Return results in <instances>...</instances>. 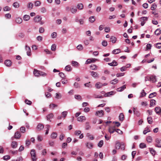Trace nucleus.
I'll return each mask as SVG.
<instances>
[{
  "instance_id": "1",
  "label": "nucleus",
  "mask_w": 161,
  "mask_h": 161,
  "mask_svg": "<svg viewBox=\"0 0 161 161\" xmlns=\"http://www.w3.org/2000/svg\"><path fill=\"white\" fill-rule=\"evenodd\" d=\"M30 153L32 160V161H36L37 158L36 157L35 150L34 149H32Z\"/></svg>"
},
{
  "instance_id": "2",
  "label": "nucleus",
  "mask_w": 161,
  "mask_h": 161,
  "mask_svg": "<svg viewBox=\"0 0 161 161\" xmlns=\"http://www.w3.org/2000/svg\"><path fill=\"white\" fill-rule=\"evenodd\" d=\"M155 145L156 147L161 148V139L157 138L155 140Z\"/></svg>"
},
{
  "instance_id": "3",
  "label": "nucleus",
  "mask_w": 161,
  "mask_h": 161,
  "mask_svg": "<svg viewBox=\"0 0 161 161\" xmlns=\"http://www.w3.org/2000/svg\"><path fill=\"white\" fill-rule=\"evenodd\" d=\"M156 113L161 116V108L159 107H156L154 109Z\"/></svg>"
},
{
  "instance_id": "4",
  "label": "nucleus",
  "mask_w": 161,
  "mask_h": 161,
  "mask_svg": "<svg viewBox=\"0 0 161 161\" xmlns=\"http://www.w3.org/2000/svg\"><path fill=\"white\" fill-rule=\"evenodd\" d=\"M141 20L142 21L141 25L143 26L146 23V21H147L148 18L146 17H142L141 18Z\"/></svg>"
},
{
  "instance_id": "5",
  "label": "nucleus",
  "mask_w": 161,
  "mask_h": 161,
  "mask_svg": "<svg viewBox=\"0 0 161 161\" xmlns=\"http://www.w3.org/2000/svg\"><path fill=\"white\" fill-rule=\"evenodd\" d=\"M42 19V18L39 15L36 16L34 18V20L36 23L39 22Z\"/></svg>"
},
{
  "instance_id": "6",
  "label": "nucleus",
  "mask_w": 161,
  "mask_h": 161,
  "mask_svg": "<svg viewBox=\"0 0 161 161\" xmlns=\"http://www.w3.org/2000/svg\"><path fill=\"white\" fill-rule=\"evenodd\" d=\"M44 128V125L43 124L39 123L37 125L36 129L38 131H40L42 130Z\"/></svg>"
},
{
  "instance_id": "7",
  "label": "nucleus",
  "mask_w": 161,
  "mask_h": 161,
  "mask_svg": "<svg viewBox=\"0 0 161 161\" xmlns=\"http://www.w3.org/2000/svg\"><path fill=\"white\" fill-rule=\"evenodd\" d=\"M25 49L27 51L26 53L27 55L31 56V53L30 47L29 46H28L27 45H26L25 46Z\"/></svg>"
},
{
  "instance_id": "8",
  "label": "nucleus",
  "mask_w": 161,
  "mask_h": 161,
  "mask_svg": "<svg viewBox=\"0 0 161 161\" xmlns=\"http://www.w3.org/2000/svg\"><path fill=\"white\" fill-rule=\"evenodd\" d=\"M96 115L102 117L103 115V111L102 110L98 111L96 112Z\"/></svg>"
},
{
  "instance_id": "9",
  "label": "nucleus",
  "mask_w": 161,
  "mask_h": 161,
  "mask_svg": "<svg viewBox=\"0 0 161 161\" xmlns=\"http://www.w3.org/2000/svg\"><path fill=\"white\" fill-rule=\"evenodd\" d=\"M14 138L16 139H19L21 136V134L20 133L19 131H16L15 132L14 134Z\"/></svg>"
},
{
  "instance_id": "10",
  "label": "nucleus",
  "mask_w": 161,
  "mask_h": 161,
  "mask_svg": "<svg viewBox=\"0 0 161 161\" xmlns=\"http://www.w3.org/2000/svg\"><path fill=\"white\" fill-rule=\"evenodd\" d=\"M77 121L80 122H82L86 120V118L85 116H80L77 118Z\"/></svg>"
},
{
  "instance_id": "11",
  "label": "nucleus",
  "mask_w": 161,
  "mask_h": 161,
  "mask_svg": "<svg viewBox=\"0 0 161 161\" xmlns=\"http://www.w3.org/2000/svg\"><path fill=\"white\" fill-rule=\"evenodd\" d=\"M40 71L36 69H35L34 70L33 74L36 76H40Z\"/></svg>"
},
{
  "instance_id": "12",
  "label": "nucleus",
  "mask_w": 161,
  "mask_h": 161,
  "mask_svg": "<svg viewBox=\"0 0 161 161\" xmlns=\"http://www.w3.org/2000/svg\"><path fill=\"white\" fill-rule=\"evenodd\" d=\"M95 86L97 88L100 89L102 87L103 84L100 82H98L96 84Z\"/></svg>"
},
{
  "instance_id": "13",
  "label": "nucleus",
  "mask_w": 161,
  "mask_h": 161,
  "mask_svg": "<svg viewBox=\"0 0 161 161\" xmlns=\"http://www.w3.org/2000/svg\"><path fill=\"white\" fill-rule=\"evenodd\" d=\"M4 64L7 66H10L11 65V62L9 60H6L4 62Z\"/></svg>"
},
{
  "instance_id": "14",
  "label": "nucleus",
  "mask_w": 161,
  "mask_h": 161,
  "mask_svg": "<svg viewBox=\"0 0 161 161\" xmlns=\"http://www.w3.org/2000/svg\"><path fill=\"white\" fill-rule=\"evenodd\" d=\"M156 104V101L154 99H152L150 100V107H152L155 105Z\"/></svg>"
},
{
  "instance_id": "15",
  "label": "nucleus",
  "mask_w": 161,
  "mask_h": 161,
  "mask_svg": "<svg viewBox=\"0 0 161 161\" xmlns=\"http://www.w3.org/2000/svg\"><path fill=\"white\" fill-rule=\"evenodd\" d=\"M108 64L112 66H115L118 64L117 62L114 60H113L111 63H108Z\"/></svg>"
},
{
  "instance_id": "16",
  "label": "nucleus",
  "mask_w": 161,
  "mask_h": 161,
  "mask_svg": "<svg viewBox=\"0 0 161 161\" xmlns=\"http://www.w3.org/2000/svg\"><path fill=\"white\" fill-rule=\"evenodd\" d=\"M121 52V50L119 48H118L112 51V53L114 54H118L119 53H120Z\"/></svg>"
},
{
  "instance_id": "17",
  "label": "nucleus",
  "mask_w": 161,
  "mask_h": 161,
  "mask_svg": "<svg viewBox=\"0 0 161 161\" xmlns=\"http://www.w3.org/2000/svg\"><path fill=\"white\" fill-rule=\"evenodd\" d=\"M110 39L112 42L113 43H115L117 41L116 38L114 36H112L110 38Z\"/></svg>"
},
{
  "instance_id": "18",
  "label": "nucleus",
  "mask_w": 161,
  "mask_h": 161,
  "mask_svg": "<svg viewBox=\"0 0 161 161\" xmlns=\"http://www.w3.org/2000/svg\"><path fill=\"white\" fill-rule=\"evenodd\" d=\"M11 147L13 148H16L18 144L17 142L15 141H13L11 144Z\"/></svg>"
},
{
  "instance_id": "19",
  "label": "nucleus",
  "mask_w": 161,
  "mask_h": 161,
  "mask_svg": "<svg viewBox=\"0 0 161 161\" xmlns=\"http://www.w3.org/2000/svg\"><path fill=\"white\" fill-rule=\"evenodd\" d=\"M150 81L153 82H155L156 81V76L154 75H151L150 76Z\"/></svg>"
},
{
  "instance_id": "20",
  "label": "nucleus",
  "mask_w": 161,
  "mask_h": 161,
  "mask_svg": "<svg viewBox=\"0 0 161 161\" xmlns=\"http://www.w3.org/2000/svg\"><path fill=\"white\" fill-rule=\"evenodd\" d=\"M126 88V86L125 85H124L121 87H120L117 89V91L118 92H122Z\"/></svg>"
},
{
  "instance_id": "21",
  "label": "nucleus",
  "mask_w": 161,
  "mask_h": 161,
  "mask_svg": "<svg viewBox=\"0 0 161 161\" xmlns=\"http://www.w3.org/2000/svg\"><path fill=\"white\" fill-rule=\"evenodd\" d=\"M15 22L18 24H20L22 22V19L21 18H17L15 19Z\"/></svg>"
},
{
  "instance_id": "22",
  "label": "nucleus",
  "mask_w": 161,
  "mask_h": 161,
  "mask_svg": "<svg viewBox=\"0 0 161 161\" xmlns=\"http://www.w3.org/2000/svg\"><path fill=\"white\" fill-rule=\"evenodd\" d=\"M124 119V115L122 113L120 114L119 116V119L120 121H122Z\"/></svg>"
},
{
  "instance_id": "23",
  "label": "nucleus",
  "mask_w": 161,
  "mask_h": 161,
  "mask_svg": "<svg viewBox=\"0 0 161 161\" xmlns=\"http://www.w3.org/2000/svg\"><path fill=\"white\" fill-rule=\"evenodd\" d=\"M86 146L89 148H92L93 147V145L92 142H88L86 143Z\"/></svg>"
},
{
  "instance_id": "24",
  "label": "nucleus",
  "mask_w": 161,
  "mask_h": 161,
  "mask_svg": "<svg viewBox=\"0 0 161 161\" xmlns=\"http://www.w3.org/2000/svg\"><path fill=\"white\" fill-rule=\"evenodd\" d=\"M91 75L94 77H98V74L97 72L94 71L91 72Z\"/></svg>"
},
{
  "instance_id": "25",
  "label": "nucleus",
  "mask_w": 161,
  "mask_h": 161,
  "mask_svg": "<svg viewBox=\"0 0 161 161\" xmlns=\"http://www.w3.org/2000/svg\"><path fill=\"white\" fill-rule=\"evenodd\" d=\"M54 115L53 113H51L48 114L47 116V119L48 120H50V119L53 118Z\"/></svg>"
},
{
  "instance_id": "26",
  "label": "nucleus",
  "mask_w": 161,
  "mask_h": 161,
  "mask_svg": "<svg viewBox=\"0 0 161 161\" xmlns=\"http://www.w3.org/2000/svg\"><path fill=\"white\" fill-rule=\"evenodd\" d=\"M30 16L29 15H25L23 17V19L25 21H27L29 20L30 19Z\"/></svg>"
},
{
  "instance_id": "27",
  "label": "nucleus",
  "mask_w": 161,
  "mask_h": 161,
  "mask_svg": "<svg viewBox=\"0 0 161 161\" xmlns=\"http://www.w3.org/2000/svg\"><path fill=\"white\" fill-rule=\"evenodd\" d=\"M57 133L56 132H53L51 135V136L53 139H55L57 136Z\"/></svg>"
},
{
  "instance_id": "28",
  "label": "nucleus",
  "mask_w": 161,
  "mask_h": 161,
  "mask_svg": "<svg viewBox=\"0 0 161 161\" xmlns=\"http://www.w3.org/2000/svg\"><path fill=\"white\" fill-rule=\"evenodd\" d=\"M59 76L62 78V79H66V76L62 72H60L59 73Z\"/></svg>"
},
{
  "instance_id": "29",
  "label": "nucleus",
  "mask_w": 161,
  "mask_h": 161,
  "mask_svg": "<svg viewBox=\"0 0 161 161\" xmlns=\"http://www.w3.org/2000/svg\"><path fill=\"white\" fill-rule=\"evenodd\" d=\"M65 70L67 71H70L72 70V68L69 65L66 66L65 68Z\"/></svg>"
},
{
  "instance_id": "30",
  "label": "nucleus",
  "mask_w": 161,
  "mask_h": 161,
  "mask_svg": "<svg viewBox=\"0 0 161 161\" xmlns=\"http://www.w3.org/2000/svg\"><path fill=\"white\" fill-rule=\"evenodd\" d=\"M86 136L90 139L92 140H93L94 138L93 136L89 133H87L86 134Z\"/></svg>"
},
{
  "instance_id": "31",
  "label": "nucleus",
  "mask_w": 161,
  "mask_h": 161,
  "mask_svg": "<svg viewBox=\"0 0 161 161\" xmlns=\"http://www.w3.org/2000/svg\"><path fill=\"white\" fill-rule=\"evenodd\" d=\"M77 7L79 9L82 10L83 8V5L82 3H79L77 5Z\"/></svg>"
},
{
  "instance_id": "32",
  "label": "nucleus",
  "mask_w": 161,
  "mask_h": 161,
  "mask_svg": "<svg viewBox=\"0 0 161 161\" xmlns=\"http://www.w3.org/2000/svg\"><path fill=\"white\" fill-rule=\"evenodd\" d=\"M161 31L159 29H157L154 32L155 34L157 35H159L161 34Z\"/></svg>"
},
{
  "instance_id": "33",
  "label": "nucleus",
  "mask_w": 161,
  "mask_h": 161,
  "mask_svg": "<svg viewBox=\"0 0 161 161\" xmlns=\"http://www.w3.org/2000/svg\"><path fill=\"white\" fill-rule=\"evenodd\" d=\"M85 127L86 130H89L91 128V126L89 125V123L88 122H86V123Z\"/></svg>"
},
{
  "instance_id": "34",
  "label": "nucleus",
  "mask_w": 161,
  "mask_h": 161,
  "mask_svg": "<svg viewBox=\"0 0 161 161\" xmlns=\"http://www.w3.org/2000/svg\"><path fill=\"white\" fill-rule=\"evenodd\" d=\"M118 80L117 79H115L110 81V83L112 84H115L118 82Z\"/></svg>"
},
{
  "instance_id": "35",
  "label": "nucleus",
  "mask_w": 161,
  "mask_h": 161,
  "mask_svg": "<svg viewBox=\"0 0 161 161\" xmlns=\"http://www.w3.org/2000/svg\"><path fill=\"white\" fill-rule=\"evenodd\" d=\"M157 93L156 92H154L153 93H151L149 96V98H153L154 97L156 96Z\"/></svg>"
},
{
  "instance_id": "36",
  "label": "nucleus",
  "mask_w": 161,
  "mask_h": 161,
  "mask_svg": "<svg viewBox=\"0 0 161 161\" xmlns=\"http://www.w3.org/2000/svg\"><path fill=\"white\" fill-rule=\"evenodd\" d=\"M95 20L94 16H92L89 18V21L91 23H93Z\"/></svg>"
},
{
  "instance_id": "37",
  "label": "nucleus",
  "mask_w": 161,
  "mask_h": 161,
  "mask_svg": "<svg viewBox=\"0 0 161 161\" xmlns=\"http://www.w3.org/2000/svg\"><path fill=\"white\" fill-rule=\"evenodd\" d=\"M121 147V144L119 142H116L115 145V147L116 149H119Z\"/></svg>"
},
{
  "instance_id": "38",
  "label": "nucleus",
  "mask_w": 161,
  "mask_h": 161,
  "mask_svg": "<svg viewBox=\"0 0 161 161\" xmlns=\"http://www.w3.org/2000/svg\"><path fill=\"white\" fill-rule=\"evenodd\" d=\"M13 5L15 8H18L19 6V3L17 2H15L14 3Z\"/></svg>"
},
{
  "instance_id": "39",
  "label": "nucleus",
  "mask_w": 161,
  "mask_h": 161,
  "mask_svg": "<svg viewBox=\"0 0 161 161\" xmlns=\"http://www.w3.org/2000/svg\"><path fill=\"white\" fill-rule=\"evenodd\" d=\"M156 7L157 4L155 3H154L152 4L151 8L152 10H154L155 9Z\"/></svg>"
},
{
  "instance_id": "40",
  "label": "nucleus",
  "mask_w": 161,
  "mask_h": 161,
  "mask_svg": "<svg viewBox=\"0 0 161 161\" xmlns=\"http://www.w3.org/2000/svg\"><path fill=\"white\" fill-rule=\"evenodd\" d=\"M50 108L52 109L54 108L55 107H56L58 106L57 105L54 104H51L49 105Z\"/></svg>"
},
{
  "instance_id": "41",
  "label": "nucleus",
  "mask_w": 161,
  "mask_h": 161,
  "mask_svg": "<svg viewBox=\"0 0 161 161\" xmlns=\"http://www.w3.org/2000/svg\"><path fill=\"white\" fill-rule=\"evenodd\" d=\"M146 140L148 142L151 143L152 141V138L150 136H148Z\"/></svg>"
},
{
  "instance_id": "42",
  "label": "nucleus",
  "mask_w": 161,
  "mask_h": 161,
  "mask_svg": "<svg viewBox=\"0 0 161 161\" xmlns=\"http://www.w3.org/2000/svg\"><path fill=\"white\" fill-rule=\"evenodd\" d=\"M90 68L92 70H96L97 69V66L94 64L91 65Z\"/></svg>"
},
{
  "instance_id": "43",
  "label": "nucleus",
  "mask_w": 161,
  "mask_h": 161,
  "mask_svg": "<svg viewBox=\"0 0 161 161\" xmlns=\"http://www.w3.org/2000/svg\"><path fill=\"white\" fill-rule=\"evenodd\" d=\"M150 130L149 129L148 127H146L144 130L143 131V133L145 135L148 132H150Z\"/></svg>"
},
{
  "instance_id": "44",
  "label": "nucleus",
  "mask_w": 161,
  "mask_h": 161,
  "mask_svg": "<svg viewBox=\"0 0 161 161\" xmlns=\"http://www.w3.org/2000/svg\"><path fill=\"white\" fill-rule=\"evenodd\" d=\"M70 11L71 12V13L73 14H75V13H76V12H77V9L76 8H71L70 9Z\"/></svg>"
},
{
  "instance_id": "45",
  "label": "nucleus",
  "mask_w": 161,
  "mask_h": 161,
  "mask_svg": "<svg viewBox=\"0 0 161 161\" xmlns=\"http://www.w3.org/2000/svg\"><path fill=\"white\" fill-rule=\"evenodd\" d=\"M140 147L141 148H143L146 147V145L143 143H141L139 145Z\"/></svg>"
},
{
  "instance_id": "46",
  "label": "nucleus",
  "mask_w": 161,
  "mask_h": 161,
  "mask_svg": "<svg viewBox=\"0 0 161 161\" xmlns=\"http://www.w3.org/2000/svg\"><path fill=\"white\" fill-rule=\"evenodd\" d=\"M115 130V129H114L112 127H110L108 129V131L110 133H113Z\"/></svg>"
},
{
  "instance_id": "47",
  "label": "nucleus",
  "mask_w": 161,
  "mask_h": 161,
  "mask_svg": "<svg viewBox=\"0 0 161 161\" xmlns=\"http://www.w3.org/2000/svg\"><path fill=\"white\" fill-rule=\"evenodd\" d=\"M56 48V45L55 44H53L52 45L51 47V49L53 51H55Z\"/></svg>"
},
{
  "instance_id": "48",
  "label": "nucleus",
  "mask_w": 161,
  "mask_h": 161,
  "mask_svg": "<svg viewBox=\"0 0 161 161\" xmlns=\"http://www.w3.org/2000/svg\"><path fill=\"white\" fill-rule=\"evenodd\" d=\"M149 149L151 153L153 155H154L155 154V151L153 148H150Z\"/></svg>"
},
{
  "instance_id": "49",
  "label": "nucleus",
  "mask_w": 161,
  "mask_h": 161,
  "mask_svg": "<svg viewBox=\"0 0 161 161\" xmlns=\"http://www.w3.org/2000/svg\"><path fill=\"white\" fill-rule=\"evenodd\" d=\"M33 7V4L31 3H28V5L27 6L28 8L30 9H31Z\"/></svg>"
},
{
  "instance_id": "50",
  "label": "nucleus",
  "mask_w": 161,
  "mask_h": 161,
  "mask_svg": "<svg viewBox=\"0 0 161 161\" xmlns=\"http://www.w3.org/2000/svg\"><path fill=\"white\" fill-rule=\"evenodd\" d=\"M20 130L21 132L22 133H24L25 132V128L24 126L21 127Z\"/></svg>"
},
{
  "instance_id": "51",
  "label": "nucleus",
  "mask_w": 161,
  "mask_h": 161,
  "mask_svg": "<svg viewBox=\"0 0 161 161\" xmlns=\"http://www.w3.org/2000/svg\"><path fill=\"white\" fill-rule=\"evenodd\" d=\"M103 140H101L99 141V143L98 144V146L101 147L103 146Z\"/></svg>"
},
{
  "instance_id": "52",
  "label": "nucleus",
  "mask_w": 161,
  "mask_h": 161,
  "mask_svg": "<svg viewBox=\"0 0 161 161\" xmlns=\"http://www.w3.org/2000/svg\"><path fill=\"white\" fill-rule=\"evenodd\" d=\"M147 122L149 124H152L153 122L152 118L151 117H148L147 118Z\"/></svg>"
},
{
  "instance_id": "53",
  "label": "nucleus",
  "mask_w": 161,
  "mask_h": 161,
  "mask_svg": "<svg viewBox=\"0 0 161 161\" xmlns=\"http://www.w3.org/2000/svg\"><path fill=\"white\" fill-rule=\"evenodd\" d=\"M83 46L81 44L79 45L77 47V48L79 50H82L83 49Z\"/></svg>"
},
{
  "instance_id": "54",
  "label": "nucleus",
  "mask_w": 161,
  "mask_h": 161,
  "mask_svg": "<svg viewBox=\"0 0 161 161\" xmlns=\"http://www.w3.org/2000/svg\"><path fill=\"white\" fill-rule=\"evenodd\" d=\"M146 93L145 92L144 90H143L141 92V97H144L146 95Z\"/></svg>"
},
{
  "instance_id": "55",
  "label": "nucleus",
  "mask_w": 161,
  "mask_h": 161,
  "mask_svg": "<svg viewBox=\"0 0 161 161\" xmlns=\"http://www.w3.org/2000/svg\"><path fill=\"white\" fill-rule=\"evenodd\" d=\"M113 91H111L109 92H107V93H106L105 95V96L108 97L112 95L113 94Z\"/></svg>"
},
{
  "instance_id": "56",
  "label": "nucleus",
  "mask_w": 161,
  "mask_h": 161,
  "mask_svg": "<svg viewBox=\"0 0 161 161\" xmlns=\"http://www.w3.org/2000/svg\"><path fill=\"white\" fill-rule=\"evenodd\" d=\"M47 74L44 72L40 71V76H45L47 75Z\"/></svg>"
},
{
  "instance_id": "57",
  "label": "nucleus",
  "mask_w": 161,
  "mask_h": 161,
  "mask_svg": "<svg viewBox=\"0 0 161 161\" xmlns=\"http://www.w3.org/2000/svg\"><path fill=\"white\" fill-rule=\"evenodd\" d=\"M75 98L77 99L81 100V97L80 95H75Z\"/></svg>"
},
{
  "instance_id": "58",
  "label": "nucleus",
  "mask_w": 161,
  "mask_h": 161,
  "mask_svg": "<svg viewBox=\"0 0 161 161\" xmlns=\"http://www.w3.org/2000/svg\"><path fill=\"white\" fill-rule=\"evenodd\" d=\"M156 47L158 48H161V43H158L155 45Z\"/></svg>"
},
{
  "instance_id": "59",
  "label": "nucleus",
  "mask_w": 161,
  "mask_h": 161,
  "mask_svg": "<svg viewBox=\"0 0 161 161\" xmlns=\"http://www.w3.org/2000/svg\"><path fill=\"white\" fill-rule=\"evenodd\" d=\"M102 44L103 46L106 47L108 45L107 42L105 40H104L102 42Z\"/></svg>"
},
{
  "instance_id": "60",
  "label": "nucleus",
  "mask_w": 161,
  "mask_h": 161,
  "mask_svg": "<svg viewBox=\"0 0 161 161\" xmlns=\"http://www.w3.org/2000/svg\"><path fill=\"white\" fill-rule=\"evenodd\" d=\"M31 144V142L29 140H27L25 141V145L26 146L28 147Z\"/></svg>"
},
{
  "instance_id": "61",
  "label": "nucleus",
  "mask_w": 161,
  "mask_h": 161,
  "mask_svg": "<svg viewBox=\"0 0 161 161\" xmlns=\"http://www.w3.org/2000/svg\"><path fill=\"white\" fill-rule=\"evenodd\" d=\"M57 33L55 32H53L52 33L51 36L53 38H56L57 36Z\"/></svg>"
},
{
  "instance_id": "62",
  "label": "nucleus",
  "mask_w": 161,
  "mask_h": 161,
  "mask_svg": "<svg viewBox=\"0 0 161 161\" xmlns=\"http://www.w3.org/2000/svg\"><path fill=\"white\" fill-rule=\"evenodd\" d=\"M44 29L42 27H40L39 29V32L40 33H42L44 32Z\"/></svg>"
},
{
  "instance_id": "63",
  "label": "nucleus",
  "mask_w": 161,
  "mask_h": 161,
  "mask_svg": "<svg viewBox=\"0 0 161 161\" xmlns=\"http://www.w3.org/2000/svg\"><path fill=\"white\" fill-rule=\"evenodd\" d=\"M4 11H8L10 10L11 8L8 6H6L3 8Z\"/></svg>"
},
{
  "instance_id": "64",
  "label": "nucleus",
  "mask_w": 161,
  "mask_h": 161,
  "mask_svg": "<svg viewBox=\"0 0 161 161\" xmlns=\"http://www.w3.org/2000/svg\"><path fill=\"white\" fill-rule=\"evenodd\" d=\"M45 95L47 98H50L51 97V93L48 92H45Z\"/></svg>"
}]
</instances>
